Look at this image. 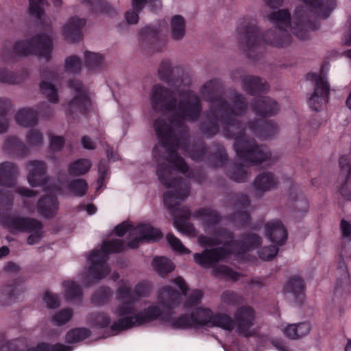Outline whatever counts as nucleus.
Returning a JSON list of instances; mask_svg holds the SVG:
<instances>
[{"instance_id": "1", "label": "nucleus", "mask_w": 351, "mask_h": 351, "mask_svg": "<svg viewBox=\"0 0 351 351\" xmlns=\"http://www.w3.org/2000/svg\"><path fill=\"white\" fill-rule=\"evenodd\" d=\"M190 80H176L173 86L167 88L156 84L153 86L150 103L156 110L163 112L154 125L159 144L153 149L154 157L158 162L157 176L176 171L185 174L188 165L177 154L180 147L189 152L186 147L184 123L194 121L201 112L197 95L190 90Z\"/></svg>"}, {"instance_id": "2", "label": "nucleus", "mask_w": 351, "mask_h": 351, "mask_svg": "<svg viewBox=\"0 0 351 351\" xmlns=\"http://www.w3.org/2000/svg\"><path fill=\"white\" fill-rule=\"evenodd\" d=\"M292 17L288 10L282 9L272 12L266 19L274 27L263 35L254 21H243L238 28L239 41L242 49L249 58L252 52L263 44L283 47L291 42V34L298 39L307 40L311 33L316 29L311 19L316 16L327 19L337 8L336 0H300Z\"/></svg>"}, {"instance_id": "3", "label": "nucleus", "mask_w": 351, "mask_h": 351, "mask_svg": "<svg viewBox=\"0 0 351 351\" xmlns=\"http://www.w3.org/2000/svg\"><path fill=\"white\" fill-rule=\"evenodd\" d=\"M219 88V82L217 80L206 82L201 88L202 98L210 104L208 123L202 126V132L212 136L217 133L221 127L226 136L234 139V147L240 160V167H237L238 175L240 171L245 173L244 167L262 164L269 165L274 162L277 157L266 146L258 145L254 141L247 139L237 120L238 116L244 114L247 110L244 97L235 93L230 102H226L218 95Z\"/></svg>"}, {"instance_id": "4", "label": "nucleus", "mask_w": 351, "mask_h": 351, "mask_svg": "<svg viewBox=\"0 0 351 351\" xmlns=\"http://www.w3.org/2000/svg\"><path fill=\"white\" fill-rule=\"evenodd\" d=\"M159 182L165 188L169 189L163 194L165 206L169 210L173 217V226L180 232L190 234L193 230L192 224L188 222L192 216L195 219H203V226L205 231L211 230V234L219 239H223V246L234 252L235 245H228L234 239V233L230 230L218 227L222 220L221 215L217 210L204 207L195 210L193 214L187 206H182L180 202L186 199L190 194V184L189 177H158ZM201 178L202 177H197Z\"/></svg>"}, {"instance_id": "5", "label": "nucleus", "mask_w": 351, "mask_h": 351, "mask_svg": "<svg viewBox=\"0 0 351 351\" xmlns=\"http://www.w3.org/2000/svg\"><path fill=\"white\" fill-rule=\"evenodd\" d=\"M150 291V285L147 282H138L133 291L127 283L121 284L116 296L121 304L114 311L119 318L112 323L110 330L119 332L158 319L162 315V310L156 304L150 305L136 313L135 311V304L141 298L148 296Z\"/></svg>"}, {"instance_id": "6", "label": "nucleus", "mask_w": 351, "mask_h": 351, "mask_svg": "<svg viewBox=\"0 0 351 351\" xmlns=\"http://www.w3.org/2000/svg\"><path fill=\"white\" fill-rule=\"evenodd\" d=\"M52 38L49 34H38L30 40H17L14 44L10 41L3 43L1 56L3 61L14 58L34 54L49 60L52 50Z\"/></svg>"}, {"instance_id": "7", "label": "nucleus", "mask_w": 351, "mask_h": 351, "mask_svg": "<svg viewBox=\"0 0 351 351\" xmlns=\"http://www.w3.org/2000/svg\"><path fill=\"white\" fill-rule=\"evenodd\" d=\"M126 248L125 242L119 239L104 241L101 250H93L88 261L90 265L87 274L84 277L83 282L87 287L91 286L97 280L104 278L110 273L108 265V255L111 253H120Z\"/></svg>"}, {"instance_id": "8", "label": "nucleus", "mask_w": 351, "mask_h": 351, "mask_svg": "<svg viewBox=\"0 0 351 351\" xmlns=\"http://www.w3.org/2000/svg\"><path fill=\"white\" fill-rule=\"evenodd\" d=\"M341 241L339 252V262L337 267V275L334 294L336 297H343L351 293V280L348 272L345 258H351V224L346 219L340 223Z\"/></svg>"}, {"instance_id": "9", "label": "nucleus", "mask_w": 351, "mask_h": 351, "mask_svg": "<svg viewBox=\"0 0 351 351\" xmlns=\"http://www.w3.org/2000/svg\"><path fill=\"white\" fill-rule=\"evenodd\" d=\"M68 86L74 96L66 105V114H84L91 106L88 91L80 81L75 79L70 80Z\"/></svg>"}, {"instance_id": "10", "label": "nucleus", "mask_w": 351, "mask_h": 351, "mask_svg": "<svg viewBox=\"0 0 351 351\" xmlns=\"http://www.w3.org/2000/svg\"><path fill=\"white\" fill-rule=\"evenodd\" d=\"M1 223L10 231L27 233L43 230V228L42 222L35 218L19 217L11 214L3 216Z\"/></svg>"}, {"instance_id": "11", "label": "nucleus", "mask_w": 351, "mask_h": 351, "mask_svg": "<svg viewBox=\"0 0 351 351\" xmlns=\"http://www.w3.org/2000/svg\"><path fill=\"white\" fill-rule=\"evenodd\" d=\"M232 252L227 247L206 249L202 253L193 255L195 262L202 267H213L221 260L228 258Z\"/></svg>"}, {"instance_id": "12", "label": "nucleus", "mask_w": 351, "mask_h": 351, "mask_svg": "<svg viewBox=\"0 0 351 351\" xmlns=\"http://www.w3.org/2000/svg\"><path fill=\"white\" fill-rule=\"evenodd\" d=\"M234 320L237 332L247 337L250 335V329L254 324L255 311L250 306H240L234 314Z\"/></svg>"}, {"instance_id": "13", "label": "nucleus", "mask_w": 351, "mask_h": 351, "mask_svg": "<svg viewBox=\"0 0 351 351\" xmlns=\"http://www.w3.org/2000/svg\"><path fill=\"white\" fill-rule=\"evenodd\" d=\"M234 207L238 209L231 214L228 219L240 227L247 226L250 223L251 216L247 208L250 205L249 197L243 193L237 194L234 197Z\"/></svg>"}, {"instance_id": "14", "label": "nucleus", "mask_w": 351, "mask_h": 351, "mask_svg": "<svg viewBox=\"0 0 351 351\" xmlns=\"http://www.w3.org/2000/svg\"><path fill=\"white\" fill-rule=\"evenodd\" d=\"M38 112L45 117H49L52 109L46 103L39 105L36 110L28 108L20 109L15 115L16 122L25 128L34 126L37 123Z\"/></svg>"}, {"instance_id": "15", "label": "nucleus", "mask_w": 351, "mask_h": 351, "mask_svg": "<svg viewBox=\"0 0 351 351\" xmlns=\"http://www.w3.org/2000/svg\"><path fill=\"white\" fill-rule=\"evenodd\" d=\"M315 90L309 99V106L318 111L328 101L330 87L328 81L324 77L315 75Z\"/></svg>"}, {"instance_id": "16", "label": "nucleus", "mask_w": 351, "mask_h": 351, "mask_svg": "<svg viewBox=\"0 0 351 351\" xmlns=\"http://www.w3.org/2000/svg\"><path fill=\"white\" fill-rule=\"evenodd\" d=\"M135 231L139 234V237L132 239L127 243L126 247L128 248L137 249L142 241H156L163 236L158 229L149 224H140L135 228Z\"/></svg>"}, {"instance_id": "17", "label": "nucleus", "mask_w": 351, "mask_h": 351, "mask_svg": "<svg viewBox=\"0 0 351 351\" xmlns=\"http://www.w3.org/2000/svg\"><path fill=\"white\" fill-rule=\"evenodd\" d=\"M241 115L237 117V121L240 123L241 127L246 136V130H249L254 134L262 138H267L274 136L277 132L278 128L275 123L265 122L263 121H256L255 122H250L247 127L243 128L242 124L239 121Z\"/></svg>"}, {"instance_id": "18", "label": "nucleus", "mask_w": 351, "mask_h": 351, "mask_svg": "<svg viewBox=\"0 0 351 351\" xmlns=\"http://www.w3.org/2000/svg\"><path fill=\"white\" fill-rule=\"evenodd\" d=\"M265 234L269 241L276 245H282L287 239V232L278 219L268 221L265 224Z\"/></svg>"}, {"instance_id": "19", "label": "nucleus", "mask_w": 351, "mask_h": 351, "mask_svg": "<svg viewBox=\"0 0 351 351\" xmlns=\"http://www.w3.org/2000/svg\"><path fill=\"white\" fill-rule=\"evenodd\" d=\"M306 285L303 278L298 275L291 276L283 287L285 294L290 293L295 302L299 304L303 303L305 299Z\"/></svg>"}, {"instance_id": "20", "label": "nucleus", "mask_w": 351, "mask_h": 351, "mask_svg": "<svg viewBox=\"0 0 351 351\" xmlns=\"http://www.w3.org/2000/svg\"><path fill=\"white\" fill-rule=\"evenodd\" d=\"M262 242L260 236L254 233H245L241 237V239L232 241L228 245H235L234 252L237 254H243L252 249L258 247Z\"/></svg>"}, {"instance_id": "21", "label": "nucleus", "mask_w": 351, "mask_h": 351, "mask_svg": "<svg viewBox=\"0 0 351 351\" xmlns=\"http://www.w3.org/2000/svg\"><path fill=\"white\" fill-rule=\"evenodd\" d=\"M158 300L161 306L171 311L180 305L181 295L176 289L170 286H166L158 291Z\"/></svg>"}, {"instance_id": "22", "label": "nucleus", "mask_w": 351, "mask_h": 351, "mask_svg": "<svg viewBox=\"0 0 351 351\" xmlns=\"http://www.w3.org/2000/svg\"><path fill=\"white\" fill-rule=\"evenodd\" d=\"M252 107L254 113L258 117L273 116L280 109L276 101L265 97L257 98Z\"/></svg>"}, {"instance_id": "23", "label": "nucleus", "mask_w": 351, "mask_h": 351, "mask_svg": "<svg viewBox=\"0 0 351 351\" xmlns=\"http://www.w3.org/2000/svg\"><path fill=\"white\" fill-rule=\"evenodd\" d=\"M36 207L39 215L45 218H52L58 209V201L53 195H44L38 199Z\"/></svg>"}, {"instance_id": "24", "label": "nucleus", "mask_w": 351, "mask_h": 351, "mask_svg": "<svg viewBox=\"0 0 351 351\" xmlns=\"http://www.w3.org/2000/svg\"><path fill=\"white\" fill-rule=\"evenodd\" d=\"M85 25V21L82 19L72 17L63 26L62 32L68 42L74 43L81 38V29Z\"/></svg>"}, {"instance_id": "25", "label": "nucleus", "mask_w": 351, "mask_h": 351, "mask_svg": "<svg viewBox=\"0 0 351 351\" xmlns=\"http://www.w3.org/2000/svg\"><path fill=\"white\" fill-rule=\"evenodd\" d=\"M146 3L150 4L151 10L161 7L160 0H132V10L128 11L125 14V19L129 24H136L138 21V13L142 10Z\"/></svg>"}, {"instance_id": "26", "label": "nucleus", "mask_w": 351, "mask_h": 351, "mask_svg": "<svg viewBox=\"0 0 351 351\" xmlns=\"http://www.w3.org/2000/svg\"><path fill=\"white\" fill-rule=\"evenodd\" d=\"M57 80V75L54 73H49L46 75L45 78L40 84L41 93L46 96L51 103H57L58 101V90L55 85L52 83Z\"/></svg>"}, {"instance_id": "27", "label": "nucleus", "mask_w": 351, "mask_h": 351, "mask_svg": "<svg viewBox=\"0 0 351 351\" xmlns=\"http://www.w3.org/2000/svg\"><path fill=\"white\" fill-rule=\"evenodd\" d=\"M243 88L252 95L260 94L268 88L265 81L258 77L247 75L242 78Z\"/></svg>"}, {"instance_id": "28", "label": "nucleus", "mask_w": 351, "mask_h": 351, "mask_svg": "<svg viewBox=\"0 0 351 351\" xmlns=\"http://www.w3.org/2000/svg\"><path fill=\"white\" fill-rule=\"evenodd\" d=\"M159 319L169 322L171 327L175 329H187L195 328L192 313L182 314L177 317H171L162 313V316Z\"/></svg>"}, {"instance_id": "29", "label": "nucleus", "mask_w": 351, "mask_h": 351, "mask_svg": "<svg viewBox=\"0 0 351 351\" xmlns=\"http://www.w3.org/2000/svg\"><path fill=\"white\" fill-rule=\"evenodd\" d=\"M191 313L195 328L210 326L214 315L210 309L198 307L194 309Z\"/></svg>"}, {"instance_id": "30", "label": "nucleus", "mask_w": 351, "mask_h": 351, "mask_svg": "<svg viewBox=\"0 0 351 351\" xmlns=\"http://www.w3.org/2000/svg\"><path fill=\"white\" fill-rule=\"evenodd\" d=\"M4 149L9 153H14L20 157H25L29 153L28 147L16 137L8 138L4 143Z\"/></svg>"}, {"instance_id": "31", "label": "nucleus", "mask_w": 351, "mask_h": 351, "mask_svg": "<svg viewBox=\"0 0 351 351\" xmlns=\"http://www.w3.org/2000/svg\"><path fill=\"white\" fill-rule=\"evenodd\" d=\"M112 291L109 287H99L91 295L90 302L96 306H101L108 304L112 297Z\"/></svg>"}, {"instance_id": "32", "label": "nucleus", "mask_w": 351, "mask_h": 351, "mask_svg": "<svg viewBox=\"0 0 351 351\" xmlns=\"http://www.w3.org/2000/svg\"><path fill=\"white\" fill-rule=\"evenodd\" d=\"M84 61L86 69L92 72H97L104 65V58L98 53L85 51Z\"/></svg>"}, {"instance_id": "33", "label": "nucleus", "mask_w": 351, "mask_h": 351, "mask_svg": "<svg viewBox=\"0 0 351 351\" xmlns=\"http://www.w3.org/2000/svg\"><path fill=\"white\" fill-rule=\"evenodd\" d=\"M64 288L65 298L69 301L82 302V289L80 285L73 280L64 281L62 284Z\"/></svg>"}, {"instance_id": "34", "label": "nucleus", "mask_w": 351, "mask_h": 351, "mask_svg": "<svg viewBox=\"0 0 351 351\" xmlns=\"http://www.w3.org/2000/svg\"><path fill=\"white\" fill-rule=\"evenodd\" d=\"M171 36L175 40H179L185 35L186 25L184 18L181 15L173 16L170 21Z\"/></svg>"}, {"instance_id": "35", "label": "nucleus", "mask_w": 351, "mask_h": 351, "mask_svg": "<svg viewBox=\"0 0 351 351\" xmlns=\"http://www.w3.org/2000/svg\"><path fill=\"white\" fill-rule=\"evenodd\" d=\"M289 196L291 200L297 204L295 206L298 210V212L304 213L307 212L308 203L298 185H291L289 189Z\"/></svg>"}, {"instance_id": "36", "label": "nucleus", "mask_w": 351, "mask_h": 351, "mask_svg": "<svg viewBox=\"0 0 351 351\" xmlns=\"http://www.w3.org/2000/svg\"><path fill=\"white\" fill-rule=\"evenodd\" d=\"M210 327H219L228 331H232L234 328V320L228 314L217 313L213 315Z\"/></svg>"}, {"instance_id": "37", "label": "nucleus", "mask_w": 351, "mask_h": 351, "mask_svg": "<svg viewBox=\"0 0 351 351\" xmlns=\"http://www.w3.org/2000/svg\"><path fill=\"white\" fill-rule=\"evenodd\" d=\"M152 267L161 276H165L174 269L173 263L167 258L155 257L152 261Z\"/></svg>"}, {"instance_id": "38", "label": "nucleus", "mask_w": 351, "mask_h": 351, "mask_svg": "<svg viewBox=\"0 0 351 351\" xmlns=\"http://www.w3.org/2000/svg\"><path fill=\"white\" fill-rule=\"evenodd\" d=\"M19 287L16 280L3 287L0 290V300L6 303L18 298Z\"/></svg>"}, {"instance_id": "39", "label": "nucleus", "mask_w": 351, "mask_h": 351, "mask_svg": "<svg viewBox=\"0 0 351 351\" xmlns=\"http://www.w3.org/2000/svg\"><path fill=\"white\" fill-rule=\"evenodd\" d=\"M90 334V330L86 328H73L66 332L65 339L69 343H75L88 338Z\"/></svg>"}, {"instance_id": "40", "label": "nucleus", "mask_w": 351, "mask_h": 351, "mask_svg": "<svg viewBox=\"0 0 351 351\" xmlns=\"http://www.w3.org/2000/svg\"><path fill=\"white\" fill-rule=\"evenodd\" d=\"M88 183L83 179H75L68 184L69 192L73 196L81 197L87 192Z\"/></svg>"}, {"instance_id": "41", "label": "nucleus", "mask_w": 351, "mask_h": 351, "mask_svg": "<svg viewBox=\"0 0 351 351\" xmlns=\"http://www.w3.org/2000/svg\"><path fill=\"white\" fill-rule=\"evenodd\" d=\"M72 348L60 343L50 344L46 342L38 343L35 347L27 348L25 351H71Z\"/></svg>"}, {"instance_id": "42", "label": "nucleus", "mask_w": 351, "mask_h": 351, "mask_svg": "<svg viewBox=\"0 0 351 351\" xmlns=\"http://www.w3.org/2000/svg\"><path fill=\"white\" fill-rule=\"evenodd\" d=\"M276 178L277 177H256L253 186L257 191H269L276 186Z\"/></svg>"}, {"instance_id": "43", "label": "nucleus", "mask_w": 351, "mask_h": 351, "mask_svg": "<svg viewBox=\"0 0 351 351\" xmlns=\"http://www.w3.org/2000/svg\"><path fill=\"white\" fill-rule=\"evenodd\" d=\"M45 4V0H29V12L39 20L45 21L46 24L50 25L51 22L49 21L48 23V19L45 21L46 19L43 12V6Z\"/></svg>"}, {"instance_id": "44", "label": "nucleus", "mask_w": 351, "mask_h": 351, "mask_svg": "<svg viewBox=\"0 0 351 351\" xmlns=\"http://www.w3.org/2000/svg\"><path fill=\"white\" fill-rule=\"evenodd\" d=\"M91 167V162L88 159H80L72 163L69 171L75 176L83 175L88 173Z\"/></svg>"}, {"instance_id": "45", "label": "nucleus", "mask_w": 351, "mask_h": 351, "mask_svg": "<svg viewBox=\"0 0 351 351\" xmlns=\"http://www.w3.org/2000/svg\"><path fill=\"white\" fill-rule=\"evenodd\" d=\"M93 324L99 328L108 327L111 322L110 317L104 312H95L90 315Z\"/></svg>"}, {"instance_id": "46", "label": "nucleus", "mask_w": 351, "mask_h": 351, "mask_svg": "<svg viewBox=\"0 0 351 351\" xmlns=\"http://www.w3.org/2000/svg\"><path fill=\"white\" fill-rule=\"evenodd\" d=\"M29 176H44L47 173V165L41 160H31L26 165Z\"/></svg>"}, {"instance_id": "47", "label": "nucleus", "mask_w": 351, "mask_h": 351, "mask_svg": "<svg viewBox=\"0 0 351 351\" xmlns=\"http://www.w3.org/2000/svg\"><path fill=\"white\" fill-rule=\"evenodd\" d=\"M166 239L168 243L174 251L181 254H188L191 252L190 250L184 247L181 241L173 233H168L167 234Z\"/></svg>"}, {"instance_id": "48", "label": "nucleus", "mask_w": 351, "mask_h": 351, "mask_svg": "<svg viewBox=\"0 0 351 351\" xmlns=\"http://www.w3.org/2000/svg\"><path fill=\"white\" fill-rule=\"evenodd\" d=\"M213 274L215 276H222L234 281L237 280L241 276L239 273L226 265H219L215 268L213 269Z\"/></svg>"}, {"instance_id": "49", "label": "nucleus", "mask_w": 351, "mask_h": 351, "mask_svg": "<svg viewBox=\"0 0 351 351\" xmlns=\"http://www.w3.org/2000/svg\"><path fill=\"white\" fill-rule=\"evenodd\" d=\"M94 12H108L110 5L104 0H82Z\"/></svg>"}, {"instance_id": "50", "label": "nucleus", "mask_w": 351, "mask_h": 351, "mask_svg": "<svg viewBox=\"0 0 351 351\" xmlns=\"http://www.w3.org/2000/svg\"><path fill=\"white\" fill-rule=\"evenodd\" d=\"M221 299L223 303L231 306L237 305L242 302V297L231 290L223 291L221 295Z\"/></svg>"}, {"instance_id": "51", "label": "nucleus", "mask_w": 351, "mask_h": 351, "mask_svg": "<svg viewBox=\"0 0 351 351\" xmlns=\"http://www.w3.org/2000/svg\"><path fill=\"white\" fill-rule=\"evenodd\" d=\"M204 293L199 289L193 290L184 303V308L187 309L197 306L202 301Z\"/></svg>"}, {"instance_id": "52", "label": "nucleus", "mask_w": 351, "mask_h": 351, "mask_svg": "<svg viewBox=\"0 0 351 351\" xmlns=\"http://www.w3.org/2000/svg\"><path fill=\"white\" fill-rule=\"evenodd\" d=\"M73 316L71 308H64L56 313L53 317V321L57 326H62L68 322Z\"/></svg>"}, {"instance_id": "53", "label": "nucleus", "mask_w": 351, "mask_h": 351, "mask_svg": "<svg viewBox=\"0 0 351 351\" xmlns=\"http://www.w3.org/2000/svg\"><path fill=\"white\" fill-rule=\"evenodd\" d=\"M173 72V69L170 61L164 60L161 62L158 69V75L160 80L170 82Z\"/></svg>"}, {"instance_id": "54", "label": "nucleus", "mask_w": 351, "mask_h": 351, "mask_svg": "<svg viewBox=\"0 0 351 351\" xmlns=\"http://www.w3.org/2000/svg\"><path fill=\"white\" fill-rule=\"evenodd\" d=\"M64 67L67 72L77 73L82 68L81 60L76 56H70L65 60Z\"/></svg>"}, {"instance_id": "55", "label": "nucleus", "mask_w": 351, "mask_h": 351, "mask_svg": "<svg viewBox=\"0 0 351 351\" xmlns=\"http://www.w3.org/2000/svg\"><path fill=\"white\" fill-rule=\"evenodd\" d=\"M278 251V245H271L260 249L258 255L264 261H271L277 255Z\"/></svg>"}, {"instance_id": "56", "label": "nucleus", "mask_w": 351, "mask_h": 351, "mask_svg": "<svg viewBox=\"0 0 351 351\" xmlns=\"http://www.w3.org/2000/svg\"><path fill=\"white\" fill-rule=\"evenodd\" d=\"M341 185L338 189L339 194L346 199L351 201V177H343Z\"/></svg>"}, {"instance_id": "57", "label": "nucleus", "mask_w": 351, "mask_h": 351, "mask_svg": "<svg viewBox=\"0 0 351 351\" xmlns=\"http://www.w3.org/2000/svg\"><path fill=\"white\" fill-rule=\"evenodd\" d=\"M26 138L27 143L30 147H39L43 143L42 134L36 130H32L29 131Z\"/></svg>"}, {"instance_id": "58", "label": "nucleus", "mask_w": 351, "mask_h": 351, "mask_svg": "<svg viewBox=\"0 0 351 351\" xmlns=\"http://www.w3.org/2000/svg\"><path fill=\"white\" fill-rule=\"evenodd\" d=\"M158 32V30L152 26H145L141 30L138 34V40L144 42L147 40L154 38Z\"/></svg>"}, {"instance_id": "59", "label": "nucleus", "mask_w": 351, "mask_h": 351, "mask_svg": "<svg viewBox=\"0 0 351 351\" xmlns=\"http://www.w3.org/2000/svg\"><path fill=\"white\" fill-rule=\"evenodd\" d=\"M43 300L49 308H56L60 306V300L56 294L48 291H45L43 295Z\"/></svg>"}, {"instance_id": "60", "label": "nucleus", "mask_w": 351, "mask_h": 351, "mask_svg": "<svg viewBox=\"0 0 351 351\" xmlns=\"http://www.w3.org/2000/svg\"><path fill=\"white\" fill-rule=\"evenodd\" d=\"M18 173V168L11 162H4L0 164V176H14Z\"/></svg>"}, {"instance_id": "61", "label": "nucleus", "mask_w": 351, "mask_h": 351, "mask_svg": "<svg viewBox=\"0 0 351 351\" xmlns=\"http://www.w3.org/2000/svg\"><path fill=\"white\" fill-rule=\"evenodd\" d=\"M133 230H135V228L132 224L128 221H123L114 227V232L117 236L122 237L128 232Z\"/></svg>"}, {"instance_id": "62", "label": "nucleus", "mask_w": 351, "mask_h": 351, "mask_svg": "<svg viewBox=\"0 0 351 351\" xmlns=\"http://www.w3.org/2000/svg\"><path fill=\"white\" fill-rule=\"evenodd\" d=\"M339 165L343 174L349 176L351 173L350 159L348 156H341L339 159Z\"/></svg>"}, {"instance_id": "63", "label": "nucleus", "mask_w": 351, "mask_h": 351, "mask_svg": "<svg viewBox=\"0 0 351 351\" xmlns=\"http://www.w3.org/2000/svg\"><path fill=\"white\" fill-rule=\"evenodd\" d=\"M199 241L201 244L208 246H217L222 244L221 239H219L216 237H209L206 236H202L199 238Z\"/></svg>"}, {"instance_id": "64", "label": "nucleus", "mask_w": 351, "mask_h": 351, "mask_svg": "<svg viewBox=\"0 0 351 351\" xmlns=\"http://www.w3.org/2000/svg\"><path fill=\"white\" fill-rule=\"evenodd\" d=\"M343 42L345 45H351V14L349 16L346 25Z\"/></svg>"}]
</instances>
